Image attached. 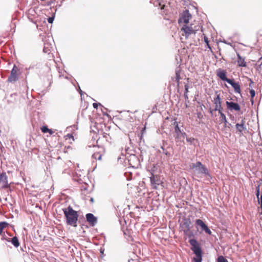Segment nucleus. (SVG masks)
Listing matches in <instances>:
<instances>
[{
  "instance_id": "nucleus-31",
  "label": "nucleus",
  "mask_w": 262,
  "mask_h": 262,
  "mask_svg": "<svg viewBox=\"0 0 262 262\" xmlns=\"http://www.w3.org/2000/svg\"><path fill=\"white\" fill-rule=\"evenodd\" d=\"M161 148L163 149V154H164L165 155H166V156H169L170 155V153L167 151V150H166L163 146H161Z\"/></svg>"
},
{
  "instance_id": "nucleus-9",
  "label": "nucleus",
  "mask_w": 262,
  "mask_h": 262,
  "mask_svg": "<svg viewBox=\"0 0 262 262\" xmlns=\"http://www.w3.org/2000/svg\"><path fill=\"white\" fill-rule=\"evenodd\" d=\"M195 224L197 226H200L203 231H204L207 234L209 235L211 234V230L208 228L207 226L205 223L200 219H197L195 220Z\"/></svg>"
},
{
  "instance_id": "nucleus-41",
  "label": "nucleus",
  "mask_w": 262,
  "mask_h": 262,
  "mask_svg": "<svg viewBox=\"0 0 262 262\" xmlns=\"http://www.w3.org/2000/svg\"><path fill=\"white\" fill-rule=\"evenodd\" d=\"M79 93H80L81 96H82V91L80 89H79Z\"/></svg>"
},
{
  "instance_id": "nucleus-10",
  "label": "nucleus",
  "mask_w": 262,
  "mask_h": 262,
  "mask_svg": "<svg viewBox=\"0 0 262 262\" xmlns=\"http://www.w3.org/2000/svg\"><path fill=\"white\" fill-rule=\"evenodd\" d=\"M191 221L189 219H185L181 225L182 230L185 234H187L191 229Z\"/></svg>"
},
{
  "instance_id": "nucleus-24",
  "label": "nucleus",
  "mask_w": 262,
  "mask_h": 262,
  "mask_svg": "<svg viewBox=\"0 0 262 262\" xmlns=\"http://www.w3.org/2000/svg\"><path fill=\"white\" fill-rule=\"evenodd\" d=\"M102 155L99 152H95L93 155L92 157L96 160H100L101 159Z\"/></svg>"
},
{
  "instance_id": "nucleus-3",
  "label": "nucleus",
  "mask_w": 262,
  "mask_h": 262,
  "mask_svg": "<svg viewBox=\"0 0 262 262\" xmlns=\"http://www.w3.org/2000/svg\"><path fill=\"white\" fill-rule=\"evenodd\" d=\"M190 168L194 169L195 174L198 177L202 174L208 176H210L207 168L200 161H198L195 163H192L190 165Z\"/></svg>"
},
{
  "instance_id": "nucleus-7",
  "label": "nucleus",
  "mask_w": 262,
  "mask_h": 262,
  "mask_svg": "<svg viewBox=\"0 0 262 262\" xmlns=\"http://www.w3.org/2000/svg\"><path fill=\"white\" fill-rule=\"evenodd\" d=\"M151 175L150 177L151 185L154 188L157 189L158 186L162 183V181L158 175Z\"/></svg>"
},
{
  "instance_id": "nucleus-45",
  "label": "nucleus",
  "mask_w": 262,
  "mask_h": 262,
  "mask_svg": "<svg viewBox=\"0 0 262 262\" xmlns=\"http://www.w3.org/2000/svg\"><path fill=\"white\" fill-rule=\"evenodd\" d=\"M90 200H91V202H92L94 201V200H93V198H91Z\"/></svg>"
},
{
  "instance_id": "nucleus-20",
  "label": "nucleus",
  "mask_w": 262,
  "mask_h": 262,
  "mask_svg": "<svg viewBox=\"0 0 262 262\" xmlns=\"http://www.w3.org/2000/svg\"><path fill=\"white\" fill-rule=\"evenodd\" d=\"M237 57L238 59L237 62L238 66L239 67H246L247 64L246 62L245 61V58L241 56L238 54H237Z\"/></svg>"
},
{
  "instance_id": "nucleus-8",
  "label": "nucleus",
  "mask_w": 262,
  "mask_h": 262,
  "mask_svg": "<svg viewBox=\"0 0 262 262\" xmlns=\"http://www.w3.org/2000/svg\"><path fill=\"white\" fill-rule=\"evenodd\" d=\"M0 185L3 188L10 187V185L8 182V177L5 172H3L0 174Z\"/></svg>"
},
{
  "instance_id": "nucleus-40",
  "label": "nucleus",
  "mask_w": 262,
  "mask_h": 262,
  "mask_svg": "<svg viewBox=\"0 0 262 262\" xmlns=\"http://www.w3.org/2000/svg\"><path fill=\"white\" fill-rule=\"evenodd\" d=\"M206 46H207V48H208V49H209L210 50H211V47L210 46V45H209V43H208V44H206Z\"/></svg>"
},
{
  "instance_id": "nucleus-23",
  "label": "nucleus",
  "mask_w": 262,
  "mask_h": 262,
  "mask_svg": "<svg viewBox=\"0 0 262 262\" xmlns=\"http://www.w3.org/2000/svg\"><path fill=\"white\" fill-rule=\"evenodd\" d=\"M9 225V224L6 222H0V235L2 234L3 230Z\"/></svg>"
},
{
  "instance_id": "nucleus-27",
  "label": "nucleus",
  "mask_w": 262,
  "mask_h": 262,
  "mask_svg": "<svg viewBox=\"0 0 262 262\" xmlns=\"http://www.w3.org/2000/svg\"><path fill=\"white\" fill-rule=\"evenodd\" d=\"M250 96H251V101L252 103L253 104V97L255 95V91L254 90H253V89L250 90Z\"/></svg>"
},
{
  "instance_id": "nucleus-4",
  "label": "nucleus",
  "mask_w": 262,
  "mask_h": 262,
  "mask_svg": "<svg viewBox=\"0 0 262 262\" xmlns=\"http://www.w3.org/2000/svg\"><path fill=\"white\" fill-rule=\"evenodd\" d=\"M216 97L214 98L213 102L214 104L215 105V108L213 109H210V113L212 117L213 116L214 114V112L216 111H218L219 114L220 112H223V107L221 105V99L220 96V94H217V92L215 93Z\"/></svg>"
},
{
  "instance_id": "nucleus-5",
  "label": "nucleus",
  "mask_w": 262,
  "mask_h": 262,
  "mask_svg": "<svg viewBox=\"0 0 262 262\" xmlns=\"http://www.w3.org/2000/svg\"><path fill=\"white\" fill-rule=\"evenodd\" d=\"M20 74L19 68L15 65H14L13 69L11 71V73L9 76L7 81L14 83L18 79V76Z\"/></svg>"
},
{
  "instance_id": "nucleus-47",
  "label": "nucleus",
  "mask_w": 262,
  "mask_h": 262,
  "mask_svg": "<svg viewBox=\"0 0 262 262\" xmlns=\"http://www.w3.org/2000/svg\"><path fill=\"white\" fill-rule=\"evenodd\" d=\"M131 260H132V259H129V260H128V262H131V261H130Z\"/></svg>"
},
{
  "instance_id": "nucleus-46",
  "label": "nucleus",
  "mask_w": 262,
  "mask_h": 262,
  "mask_svg": "<svg viewBox=\"0 0 262 262\" xmlns=\"http://www.w3.org/2000/svg\"><path fill=\"white\" fill-rule=\"evenodd\" d=\"M262 59V56L260 58L259 60Z\"/></svg>"
},
{
  "instance_id": "nucleus-39",
  "label": "nucleus",
  "mask_w": 262,
  "mask_h": 262,
  "mask_svg": "<svg viewBox=\"0 0 262 262\" xmlns=\"http://www.w3.org/2000/svg\"><path fill=\"white\" fill-rule=\"evenodd\" d=\"M184 97H185V99L186 100L188 99V97L187 94L184 93Z\"/></svg>"
},
{
  "instance_id": "nucleus-22",
  "label": "nucleus",
  "mask_w": 262,
  "mask_h": 262,
  "mask_svg": "<svg viewBox=\"0 0 262 262\" xmlns=\"http://www.w3.org/2000/svg\"><path fill=\"white\" fill-rule=\"evenodd\" d=\"M11 243L14 245V247L17 248L19 246V242L18 239L16 236L13 237L11 240H10Z\"/></svg>"
},
{
  "instance_id": "nucleus-44",
  "label": "nucleus",
  "mask_w": 262,
  "mask_h": 262,
  "mask_svg": "<svg viewBox=\"0 0 262 262\" xmlns=\"http://www.w3.org/2000/svg\"><path fill=\"white\" fill-rule=\"evenodd\" d=\"M164 5H162L161 7V9H164Z\"/></svg>"
},
{
  "instance_id": "nucleus-19",
  "label": "nucleus",
  "mask_w": 262,
  "mask_h": 262,
  "mask_svg": "<svg viewBox=\"0 0 262 262\" xmlns=\"http://www.w3.org/2000/svg\"><path fill=\"white\" fill-rule=\"evenodd\" d=\"M176 76L174 78L172 79V80H174L177 83V85L179 86L180 84V80L181 79L180 77V69L179 68H177L176 69Z\"/></svg>"
},
{
  "instance_id": "nucleus-43",
  "label": "nucleus",
  "mask_w": 262,
  "mask_h": 262,
  "mask_svg": "<svg viewBox=\"0 0 262 262\" xmlns=\"http://www.w3.org/2000/svg\"><path fill=\"white\" fill-rule=\"evenodd\" d=\"M67 136L69 137H73V136L71 134H68Z\"/></svg>"
},
{
  "instance_id": "nucleus-18",
  "label": "nucleus",
  "mask_w": 262,
  "mask_h": 262,
  "mask_svg": "<svg viewBox=\"0 0 262 262\" xmlns=\"http://www.w3.org/2000/svg\"><path fill=\"white\" fill-rule=\"evenodd\" d=\"M174 132L176 134V136H175V140L176 142H178L179 141V139L181 138L182 132L177 122H176V125L174 126Z\"/></svg>"
},
{
  "instance_id": "nucleus-2",
  "label": "nucleus",
  "mask_w": 262,
  "mask_h": 262,
  "mask_svg": "<svg viewBox=\"0 0 262 262\" xmlns=\"http://www.w3.org/2000/svg\"><path fill=\"white\" fill-rule=\"evenodd\" d=\"M191 246V250L195 254L196 257L193 258L195 262H202V251L198 243L195 239H191L189 241Z\"/></svg>"
},
{
  "instance_id": "nucleus-26",
  "label": "nucleus",
  "mask_w": 262,
  "mask_h": 262,
  "mask_svg": "<svg viewBox=\"0 0 262 262\" xmlns=\"http://www.w3.org/2000/svg\"><path fill=\"white\" fill-rule=\"evenodd\" d=\"M256 194V196H257V198L258 199V203L259 204H262V194L260 195V197L259 198V188L257 189Z\"/></svg>"
},
{
  "instance_id": "nucleus-29",
  "label": "nucleus",
  "mask_w": 262,
  "mask_h": 262,
  "mask_svg": "<svg viewBox=\"0 0 262 262\" xmlns=\"http://www.w3.org/2000/svg\"><path fill=\"white\" fill-rule=\"evenodd\" d=\"M41 130L43 133H48V131H49V129L48 128L47 126H43L41 128Z\"/></svg>"
},
{
  "instance_id": "nucleus-37",
  "label": "nucleus",
  "mask_w": 262,
  "mask_h": 262,
  "mask_svg": "<svg viewBox=\"0 0 262 262\" xmlns=\"http://www.w3.org/2000/svg\"><path fill=\"white\" fill-rule=\"evenodd\" d=\"M249 80L250 81V83L249 84V86L252 87V84L253 83V81L251 80V79H249Z\"/></svg>"
},
{
  "instance_id": "nucleus-21",
  "label": "nucleus",
  "mask_w": 262,
  "mask_h": 262,
  "mask_svg": "<svg viewBox=\"0 0 262 262\" xmlns=\"http://www.w3.org/2000/svg\"><path fill=\"white\" fill-rule=\"evenodd\" d=\"M51 48L52 47L51 45L47 43H45L43 51L44 53L49 54Z\"/></svg>"
},
{
  "instance_id": "nucleus-33",
  "label": "nucleus",
  "mask_w": 262,
  "mask_h": 262,
  "mask_svg": "<svg viewBox=\"0 0 262 262\" xmlns=\"http://www.w3.org/2000/svg\"><path fill=\"white\" fill-rule=\"evenodd\" d=\"M54 17H50L48 18V21L50 24H52L54 21Z\"/></svg>"
},
{
  "instance_id": "nucleus-36",
  "label": "nucleus",
  "mask_w": 262,
  "mask_h": 262,
  "mask_svg": "<svg viewBox=\"0 0 262 262\" xmlns=\"http://www.w3.org/2000/svg\"><path fill=\"white\" fill-rule=\"evenodd\" d=\"M185 136H186V134L185 133L182 132L181 138V137H185Z\"/></svg>"
},
{
  "instance_id": "nucleus-28",
  "label": "nucleus",
  "mask_w": 262,
  "mask_h": 262,
  "mask_svg": "<svg viewBox=\"0 0 262 262\" xmlns=\"http://www.w3.org/2000/svg\"><path fill=\"white\" fill-rule=\"evenodd\" d=\"M217 262H228V261L224 256H220L217 258Z\"/></svg>"
},
{
  "instance_id": "nucleus-35",
  "label": "nucleus",
  "mask_w": 262,
  "mask_h": 262,
  "mask_svg": "<svg viewBox=\"0 0 262 262\" xmlns=\"http://www.w3.org/2000/svg\"><path fill=\"white\" fill-rule=\"evenodd\" d=\"M204 41L206 44H208L209 43V40L208 38L206 36H204Z\"/></svg>"
},
{
  "instance_id": "nucleus-11",
  "label": "nucleus",
  "mask_w": 262,
  "mask_h": 262,
  "mask_svg": "<svg viewBox=\"0 0 262 262\" xmlns=\"http://www.w3.org/2000/svg\"><path fill=\"white\" fill-rule=\"evenodd\" d=\"M190 18H191V15L189 13V11L185 10L183 13L181 17L179 19V23H181L183 22L185 24H187Z\"/></svg>"
},
{
  "instance_id": "nucleus-38",
  "label": "nucleus",
  "mask_w": 262,
  "mask_h": 262,
  "mask_svg": "<svg viewBox=\"0 0 262 262\" xmlns=\"http://www.w3.org/2000/svg\"><path fill=\"white\" fill-rule=\"evenodd\" d=\"M48 133H49L50 135H52L54 132L52 129H49V131H48Z\"/></svg>"
},
{
  "instance_id": "nucleus-13",
  "label": "nucleus",
  "mask_w": 262,
  "mask_h": 262,
  "mask_svg": "<svg viewBox=\"0 0 262 262\" xmlns=\"http://www.w3.org/2000/svg\"><path fill=\"white\" fill-rule=\"evenodd\" d=\"M216 75L222 80L226 81L228 83L229 80L231 79L227 78L226 77V72L222 69H219L216 71Z\"/></svg>"
},
{
  "instance_id": "nucleus-32",
  "label": "nucleus",
  "mask_w": 262,
  "mask_h": 262,
  "mask_svg": "<svg viewBox=\"0 0 262 262\" xmlns=\"http://www.w3.org/2000/svg\"><path fill=\"white\" fill-rule=\"evenodd\" d=\"M188 89H189L188 84V83L185 84V93H186V94L188 93Z\"/></svg>"
},
{
  "instance_id": "nucleus-34",
  "label": "nucleus",
  "mask_w": 262,
  "mask_h": 262,
  "mask_svg": "<svg viewBox=\"0 0 262 262\" xmlns=\"http://www.w3.org/2000/svg\"><path fill=\"white\" fill-rule=\"evenodd\" d=\"M99 105H101L100 103H94L93 106L95 108H97Z\"/></svg>"
},
{
  "instance_id": "nucleus-1",
  "label": "nucleus",
  "mask_w": 262,
  "mask_h": 262,
  "mask_svg": "<svg viewBox=\"0 0 262 262\" xmlns=\"http://www.w3.org/2000/svg\"><path fill=\"white\" fill-rule=\"evenodd\" d=\"M66 218V223L68 225L73 227H77L78 214L76 211L74 210L70 206L62 209Z\"/></svg>"
},
{
  "instance_id": "nucleus-15",
  "label": "nucleus",
  "mask_w": 262,
  "mask_h": 262,
  "mask_svg": "<svg viewBox=\"0 0 262 262\" xmlns=\"http://www.w3.org/2000/svg\"><path fill=\"white\" fill-rule=\"evenodd\" d=\"M219 114L221 116L220 119V124L224 123L225 127L230 128L231 126V124L227 121L226 115L223 112H220Z\"/></svg>"
},
{
  "instance_id": "nucleus-17",
  "label": "nucleus",
  "mask_w": 262,
  "mask_h": 262,
  "mask_svg": "<svg viewBox=\"0 0 262 262\" xmlns=\"http://www.w3.org/2000/svg\"><path fill=\"white\" fill-rule=\"evenodd\" d=\"M86 219L87 221L92 226H94L97 223V218L92 213H87Z\"/></svg>"
},
{
  "instance_id": "nucleus-6",
  "label": "nucleus",
  "mask_w": 262,
  "mask_h": 262,
  "mask_svg": "<svg viewBox=\"0 0 262 262\" xmlns=\"http://www.w3.org/2000/svg\"><path fill=\"white\" fill-rule=\"evenodd\" d=\"M181 30L185 33V36L187 38L192 34H195L196 33V31L198 30V29H194L192 25L190 26H187L186 25H184Z\"/></svg>"
},
{
  "instance_id": "nucleus-16",
  "label": "nucleus",
  "mask_w": 262,
  "mask_h": 262,
  "mask_svg": "<svg viewBox=\"0 0 262 262\" xmlns=\"http://www.w3.org/2000/svg\"><path fill=\"white\" fill-rule=\"evenodd\" d=\"M228 83L231 85L234 88V91L236 93L240 94L241 92V86L238 82H236L233 79L229 80Z\"/></svg>"
},
{
  "instance_id": "nucleus-30",
  "label": "nucleus",
  "mask_w": 262,
  "mask_h": 262,
  "mask_svg": "<svg viewBox=\"0 0 262 262\" xmlns=\"http://www.w3.org/2000/svg\"><path fill=\"white\" fill-rule=\"evenodd\" d=\"M1 239L3 241L5 240V241H7V242H10V239L9 238H8L5 234L2 235V237Z\"/></svg>"
},
{
  "instance_id": "nucleus-25",
  "label": "nucleus",
  "mask_w": 262,
  "mask_h": 262,
  "mask_svg": "<svg viewBox=\"0 0 262 262\" xmlns=\"http://www.w3.org/2000/svg\"><path fill=\"white\" fill-rule=\"evenodd\" d=\"M186 141L189 144L195 145L194 142L196 141L194 138L192 137H186Z\"/></svg>"
},
{
  "instance_id": "nucleus-14",
  "label": "nucleus",
  "mask_w": 262,
  "mask_h": 262,
  "mask_svg": "<svg viewBox=\"0 0 262 262\" xmlns=\"http://www.w3.org/2000/svg\"><path fill=\"white\" fill-rule=\"evenodd\" d=\"M235 127L241 135L243 134V132L247 129L244 119H242L240 123H236Z\"/></svg>"
},
{
  "instance_id": "nucleus-42",
  "label": "nucleus",
  "mask_w": 262,
  "mask_h": 262,
  "mask_svg": "<svg viewBox=\"0 0 262 262\" xmlns=\"http://www.w3.org/2000/svg\"><path fill=\"white\" fill-rule=\"evenodd\" d=\"M260 208L261 210V214H262V204H260Z\"/></svg>"
},
{
  "instance_id": "nucleus-12",
  "label": "nucleus",
  "mask_w": 262,
  "mask_h": 262,
  "mask_svg": "<svg viewBox=\"0 0 262 262\" xmlns=\"http://www.w3.org/2000/svg\"><path fill=\"white\" fill-rule=\"evenodd\" d=\"M226 104L227 106V108L230 111L234 110L236 111H238L240 110V106L237 103L233 102L232 101H226Z\"/></svg>"
}]
</instances>
